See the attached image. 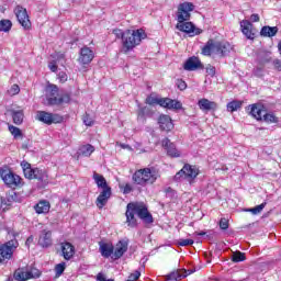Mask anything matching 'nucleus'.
<instances>
[{
	"instance_id": "61",
	"label": "nucleus",
	"mask_w": 281,
	"mask_h": 281,
	"mask_svg": "<svg viewBox=\"0 0 281 281\" xmlns=\"http://www.w3.org/2000/svg\"><path fill=\"white\" fill-rule=\"evenodd\" d=\"M250 20L252 23H258V21H260V15H258V13H254L250 15Z\"/></svg>"
},
{
	"instance_id": "49",
	"label": "nucleus",
	"mask_w": 281,
	"mask_h": 281,
	"mask_svg": "<svg viewBox=\"0 0 281 281\" xmlns=\"http://www.w3.org/2000/svg\"><path fill=\"white\" fill-rule=\"evenodd\" d=\"M113 34L116 36V38H121L122 43H124V31L114 29Z\"/></svg>"
},
{
	"instance_id": "14",
	"label": "nucleus",
	"mask_w": 281,
	"mask_h": 281,
	"mask_svg": "<svg viewBox=\"0 0 281 281\" xmlns=\"http://www.w3.org/2000/svg\"><path fill=\"white\" fill-rule=\"evenodd\" d=\"M184 71H196V69H203V64L201 63V59L196 56H192L187 59V61L183 65Z\"/></svg>"
},
{
	"instance_id": "38",
	"label": "nucleus",
	"mask_w": 281,
	"mask_h": 281,
	"mask_svg": "<svg viewBox=\"0 0 281 281\" xmlns=\"http://www.w3.org/2000/svg\"><path fill=\"white\" fill-rule=\"evenodd\" d=\"M45 177H47L45 171H43V170H41L38 168L34 169L33 179H37V181H44Z\"/></svg>"
},
{
	"instance_id": "28",
	"label": "nucleus",
	"mask_w": 281,
	"mask_h": 281,
	"mask_svg": "<svg viewBox=\"0 0 281 281\" xmlns=\"http://www.w3.org/2000/svg\"><path fill=\"white\" fill-rule=\"evenodd\" d=\"M50 207L52 205L49 204V201L42 200L35 205V212L36 214H47Z\"/></svg>"
},
{
	"instance_id": "33",
	"label": "nucleus",
	"mask_w": 281,
	"mask_h": 281,
	"mask_svg": "<svg viewBox=\"0 0 281 281\" xmlns=\"http://www.w3.org/2000/svg\"><path fill=\"white\" fill-rule=\"evenodd\" d=\"M188 276H190V272L188 273V271H184L182 274L179 273V271L177 272H171L168 277L167 280H173V281H179L183 278H188Z\"/></svg>"
},
{
	"instance_id": "31",
	"label": "nucleus",
	"mask_w": 281,
	"mask_h": 281,
	"mask_svg": "<svg viewBox=\"0 0 281 281\" xmlns=\"http://www.w3.org/2000/svg\"><path fill=\"white\" fill-rule=\"evenodd\" d=\"M93 153H95V147L91 144L83 145L79 149V155H82V157H91Z\"/></svg>"
},
{
	"instance_id": "27",
	"label": "nucleus",
	"mask_w": 281,
	"mask_h": 281,
	"mask_svg": "<svg viewBox=\"0 0 281 281\" xmlns=\"http://www.w3.org/2000/svg\"><path fill=\"white\" fill-rule=\"evenodd\" d=\"M217 42L214 40H209L204 47H202L203 56H212L213 53L216 54Z\"/></svg>"
},
{
	"instance_id": "22",
	"label": "nucleus",
	"mask_w": 281,
	"mask_h": 281,
	"mask_svg": "<svg viewBox=\"0 0 281 281\" xmlns=\"http://www.w3.org/2000/svg\"><path fill=\"white\" fill-rule=\"evenodd\" d=\"M115 247H113V244L100 241L99 243V251L103 258H111L113 256Z\"/></svg>"
},
{
	"instance_id": "42",
	"label": "nucleus",
	"mask_w": 281,
	"mask_h": 281,
	"mask_svg": "<svg viewBox=\"0 0 281 281\" xmlns=\"http://www.w3.org/2000/svg\"><path fill=\"white\" fill-rule=\"evenodd\" d=\"M66 263L61 262L55 266L56 278H60L65 273Z\"/></svg>"
},
{
	"instance_id": "16",
	"label": "nucleus",
	"mask_w": 281,
	"mask_h": 281,
	"mask_svg": "<svg viewBox=\"0 0 281 281\" xmlns=\"http://www.w3.org/2000/svg\"><path fill=\"white\" fill-rule=\"evenodd\" d=\"M94 58L93 50L91 48L85 46L80 49V55H79V63L80 65H89Z\"/></svg>"
},
{
	"instance_id": "13",
	"label": "nucleus",
	"mask_w": 281,
	"mask_h": 281,
	"mask_svg": "<svg viewBox=\"0 0 281 281\" xmlns=\"http://www.w3.org/2000/svg\"><path fill=\"white\" fill-rule=\"evenodd\" d=\"M161 146L167 150L169 157H181V151L177 149V146L171 143L169 138H164L161 140Z\"/></svg>"
},
{
	"instance_id": "30",
	"label": "nucleus",
	"mask_w": 281,
	"mask_h": 281,
	"mask_svg": "<svg viewBox=\"0 0 281 281\" xmlns=\"http://www.w3.org/2000/svg\"><path fill=\"white\" fill-rule=\"evenodd\" d=\"M93 179H94V183H97L98 188H101L102 190H106V188H111L106 183V179L104 178V176H102L98 172H94Z\"/></svg>"
},
{
	"instance_id": "56",
	"label": "nucleus",
	"mask_w": 281,
	"mask_h": 281,
	"mask_svg": "<svg viewBox=\"0 0 281 281\" xmlns=\"http://www.w3.org/2000/svg\"><path fill=\"white\" fill-rule=\"evenodd\" d=\"M48 68H49L50 71H53V72L58 71V65H57L56 61H54V60L48 64Z\"/></svg>"
},
{
	"instance_id": "60",
	"label": "nucleus",
	"mask_w": 281,
	"mask_h": 281,
	"mask_svg": "<svg viewBox=\"0 0 281 281\" xmlns=\"http://www.w3.org/2000/svg\"><path fill=\"white\" fill-rule=\"evenodd\" d=\"M133 192V188H131V184H125L123 189V194H131Z\"/></svg>"
},
{
	"instance_id": "45",
	"label": "nucleus",
	"mask_w": 281,
	"mask_h": 281,
	"mask_svg": "<svg viewBox=\"0 0 281 281\" xmlns=\"http://www.w3.org/2000/svg\"><path fill=\"white\" fill-rule=\"evenodd\" d=\"M21 92V88L19 87V85H13L11 86V88L8 90V93L10 95H19V93Z\"/></svg>"
},
{
	"instance_id": "41",
	"label": "nucleus",
	"mask_w": 281,
	"mask_h": 281,
	"mask_svg": "<svg viewBox=\"0 0 281 281\" xmlns=\"http://www.w3.org/2000/svg\"><path fill=\"white\" fill-rule=\"evenodd\" d=\"M159 98H157L155 94H150L146 98L145 102L149 104V106H155V104H159Z\"/></svg>"
},
{
	"instance_id": "9",
	"label": "nucleus",
	"mask_w": 281,
	"mask_h": 281,
	"mask_svg": "<svg viewBox=\"0 0 281 281\" xmlns=\"http://www.w3.org/2000/svg\"><path fill=\"white\" fill-rule=\"evenodd\" d=\"M36 120H38V122H43V124L52 126V124H60V122H63V116L50 112L38 111L36 113Z\"/></svg>"
},
{
	"instance_id": "51",
	"label": "nucleus",
	"mask_w": 281,
	"mask_h": 281,
	"mask_svg": "<svg viewBox=\"0 0 281 281\" xmlns=\"http://www.w3.org/2000/svg\"><path fill=\"white\" fill-rule=\"evenodd\" d=\"M83 124H86V126H93V119H91L89 114L83 115Z\"/></svg>"
},
{
	"instance_id": "18",
	"label": "nucleus",
	"mask_w": 281,
	"mask_h": 281,
	"mask_svg": "<svg viewBox=\"0 0 281 281\" xmlns=\"http://www.w3.org/2000/svg\"><path fill=\"white\" fill-rule=\"evenodd\" d=\"M240 29L246 38H249L250 41L256 38V33H254V24H251V22L248 20H243L240 22Z\"/></svg>"
},
{
	"instance_id": "35",
	"label": "nucleus",
	"mask_w": 281,
	"mask_h": 281,
	"mask_svg": "<svg viewBox=\"0 0 281 281\" xmlns=\"http://www.w3.org/2000/svg\"><path fill=\"white\" fill-rule=\"evenodd\" d=\"M243 106V101L234 100L227 103V111L234 113V111H238Z\"/></svg>"
},
{
	"instance_id": "48",
	"label": "nucleus",
	"mask_w": 281,
	"mask_h": 281,
	"mask_svg": "<svg viewBox=\"0 0 281 281\" xmlns=\"http://www.w3.org/2000/svg\"><path fill=\"white\" fill-rule=\"evenodd\" d=\"M205 69L207 76H211V78H214V76H216V68L214 66L207 65Z\"/></svg>"
},
{
	"instance_id": "55",
	"label": "nucleus",
	"mask_w": 281,
	"mask_h": 281,
	"mask_svg": "<svg viewBox=\"0 0 281 281\" xmlns=\"http://www.w3.org/2000/svg\"><path fill=\"white\" fill-rule=\"evenodd\" d=\"M220 227H221V229H227L229 227V222H227L226 218H222L220 221Z\"/></svg>"
},
{
	"instance_id": "2",
	"label": "nucleus",
	"mask_w": 281,
	"mask_h": 281,
	"mask_svg": "<svg viewBox=\"0 0 281 281\" xmlns=\"http://www.w3.org/2000/svg\"><path fill=\"white\" fill-rule=\"evenodd\" d=\"M58 86L49 83L46 86V104L47 106H60L63 104H69L71 102V93L61 92L58 93Z\"/></svg>"
},
{
	"instance_id": "17",
	"label": "nucleus",
	"mask_w": 281,
	"mask_h": 281,
	"mask_svg": "<svg viewBox=\"0 0 281 281\" xmlns=\"http://www.w3.org/2000/svg\"><path fill=\"white\" fill-rule=\"evenodd\" d=\"M111 188L102 189V192L97 198L95 204L99 210H102L106 203H109V199H111Z\"/></svg>"
},
{
	"instance_id": "52",
	"label": "nucleus",
	"mask_w": 281,
	"mask_h": 281,
	"mask_svg": "<svg viewBox=\"0 0 281 281\" xmlns=\"http://www.w3.org/2000/svg\"><path fill=\"white\" fill-rule=\"evenodd\" d=\"M25 179H34V169L31 167L26 171H24Z\"/></svg>"
},
{
	"instance_id": "53",
	"label": "nucleus",
	"mask_w": 281,
	"mask_h": 281,
	"mask_svg": "<svg viewBox=\"0 0 281 281\" xmlns=\"http://www.w3.org/2000/svg\"><path fill=\"white\" fill-rule=\"evenodd\" d=\"M57 77H58V80H59L60 82H67V80H68L67 72H65V71H60V72L57 75Z\"/></svg>"
},
{
	"instance_id": "64",
	"label": "nucleus",
	"mask_w": 281,
	"mask_h": 281,
	"mask_svg": "<svg viewBox=\"0 0 281 281\" xmlns=\"http://www.w3.org/2000/svg\"><path fill=\"white\" fill-rule=\"evenodd\" d=\"M7 204H5V199L0 200V210H5Z\"/></svg>"
},
{
	"instance_id": "6",
	"label": "nucleus",
	"mask_w": 281,
	"mask_h": 281,
	"mask_svg": "<svg viewBox=\"0 0 281 281\" xmlns=\"http://www.w3.org/2000/svg\"><path fill=\"white\" fill-rule=\"evenodd\" d=\"M196 177H199V168L187 164L179 172L176 173L175 181H181V179H184L186 181H189V183H192Z\"/></svg>"
},
{
	"instance_id": "59",
	"label": "nucleus",
	"mask_w": 281,
	"mask_h": 281,
	"mask_svg": "<svg viewBox=\"0 0 281 281\" xmlns=\"http://www.w3.org/2000/svg\"><path fill=\"white\" fill-rule=\"evenodd\" d=\"M273 66H274V69H277L278 71H281V60L280 59H274Z\"/></svg>"
},
{
	"instance_id": "26",
	"label": "nucleus",
	"mask_w": 281,
	"mask_h": 281,
	"mask_svg": "<svg viewBox=\"0 0 281 281\" xmlns=\"http://www.w3.org/2000/svg\"><path fill=\"white\" fill-rule=\"evenodd\" d=\"M216 54H221L222 56H227L234 47L228 42H217Z\"/></svg>"
},
{
	"instance_id": "15",
	"label": "nucleus",
	"mask_w": 281,
	"mask_h": 281,
	"mask_svg": "<svg viewBox=\"0 0 281 281\" xmlns=\"http://www.w3.org/2000/svg\"><path fill=\"white\" fill-rule=\"evenodd\" d=\"M198 106L203 113H210V111H216L218 109V103L203 98L198 101Z\"/></svg>"
},
{
	"instance_id": "5",
	"label": "nucleus",
	"mask_w": 281,
	"mask_h": 281,
	"mask_svg": "<svg viewBox=\"0 0 281 281\" xmlns=\"http://www.w3.org/2000/svg\"><path fill=\"white\" fill-rule=\"evenodd\" d=\"M130 205L132 206V210L136 213L138 218L143 221L146 225H150L154 223L153 214L148 211V205H146L144 202H131Z\"/></svg>"
},
{
	"instance_id": "58",
	"label": "nucleus",
	"mask_w": 281,
	"mask_h": 281,
	"mask_svg": "<svg viewBox=\"0 0 281 281\" xmlns=\"http://www.w3.org/2000/svg\"><path fill=\"white\" fill-rule=\"evenodd\" d=\"M21 167H22L23 172H25L32 168V165H30V162H27V161H22Z\"/></svg>"
},
{
	"instance_id": "44",
	"label": "nucleus",
	"mask_w": 281,
	"mask_h": 281,
	"mask_svg": "<svg viewBox=\"0 0 281 281\" xmlns=\"http://www.w3.org/2000/svg\"><path fill=\"white\" fill-rule=\"evenodd\" d=\"M9 131H10L11 135H13V137H21V135H22L21 130L16 126L10 125Z\"/></svg>"
},
{
	"instance_id": "25",
	"label": "nucleus",
	"mask_w": 281,
	"mask_h": 281,
	"mask_svg": "<svg viewBox=\"0 0 281 281\" xmlns=\"http://www.w3.org/2000/svg\"><path fill=\"white\" fill-rule=\"evenodd\" d=\"M154 113L155 112L149 106H139L137 111V120L139 122H146V117H153Z\"/></svg>"
},
{
	"instance_id": "47",
	"label": "nucleus",
	"mask_w": 281,
	"mask_h": 281,
	"mask_svg": "<svg viewBox=\"0 0 281 281\" xmlns=\"http://www.w3.org/2000/svg\"><path fill=\"white\" fill-rule=\"evenodd\" d=\"M178 245L180 247H190V245H194V240L193 239H180L178 241Z\"/></svg>"
},
{
	"instance_id": "8",
	"label": "nucleus",
	"mask_w": 281,
	"mask_h": 281,
	"mask_svg": "<svg viewBox=\"0 0 281 281\" xmlns=\"http://www.w3.org/2000/svg\"><path fill=\"white\" fill-rule=\"evenodd\" d=\"M194 11V4L192 2H183L178 5L177 21L183 23L190 21V12Z\"/></svg>"
},
{
	"instance_id": "23",
	"label": "nucleus",
	"mask_w": 281,
	"mask_h": 281,
	"mask_svg": "<svg viewBox=\"0 0 281 281\" xmlns=\"http://www.w3.org/2000/svg\"><path fill=\"white\" fill-rule=\"evenodd\" d=\"M126 251H128V243L124 241V240H120L114 249L113 252V257L115 260H119V258H122V256H124V254H126Z\"/></svg>"
},
{
	"instance_id": "4",
	"label": "nucleus",
	"mask_w": 281,
	"mask_h": 281,
	"mask_svg": "<svg viewBox=\"0 0 281 281\" xmlns=\"http://www.w3.org/2000/svg\"><path fill=\"white\" fill-rule=\"evenodd\" d=\"M159 177V169L155 167H147L137 170L133 175V181L134 183H137V186H148L155 183Z\"/></svg>"
},
{
	"instance_id": "1",
	"label": "nucleus",
	"mask_w": 281,
	"mask_h": 281,
	"mask_svg": "<svg viewBox=\"0 0 281 281\" xmlns=\"http://www.w3.org/2000/svg\"><path fill=\"white\" fill-rule=\"evenodd\" d=\"M147 36L146 31L143 29L124 31L122 53L128 54V52H133L137 45H142V41L146 40Z\"/></svg>"
},
{
	"instance_id": "37",
	"label": "nucleus",
	"mask_w": 281,
	"mask_h": 281,
	"mask_svg": "<svg viewBox=\"0 0 281 281\" xmlns=\"http://www.w3.org/2000/svg\"><path fill=\"white\" fill-rule=\"evenodd\" d=\"M12 30V21L1 20L0 21V32H10Z\"/></svg>"
},
{
	"instance_id": "32",
	"label": "nucleus",
	"mask_w": 281,
	"mask_h": 281,
	"mask_svg": "<svg viewBox=\"0 0 281 281\" xmlns=\"http://www.w3.org/2000/svg\"><path fill=\"white\" fill-rule=\"evenodd\" d=\"M14 279L18 281H26V280H31L30 279V272L29 270L25 269H18L14 272Z\"/></svg>"
},
{
	"instance_id": "20",
	"label": "nucleus",
	"mask_w": 281,
	"mask_h": 281,
	"mask_svg": "<svg viewBox=\"0 0 281 281\" xmlns=\"http://www.w3.org/2000/svg\"><path fill=\"white\" fill-rule=\"evenodd\" d=\"M158 124L161 131H166L167 133L175 128V124L172 123V119L169 115L161 114L158 120Z\"/></svg>"
},
{
	"instance_id": "29",
	"label": "nucleus",
	"mask_w": 281,
	"mask_h": 281,
	"mask_svg": "<svg viewBox=\"0 0 281 281\" xmlns=\"http://www.w3.org/2000/svg\"><path fill=\"white\" fill-rule=\"evenodd\" d=\"M278 34V26H263L260 31V35L266 38H271Z\"/></svg>"
},
{
	"instance_id": "50",
	"label": "nucleus",
	"mask_w": 281,
	"mask_h": 281,
	"mask_svg": "<svg viewBox=\"0 0 281 281\" xmlns=\"http://www.w3.org/2000/svg\"><path fill=\"white\" fill-rule=\"evenodd\" d=\"M177 87L178 89H180V91H186V89H188V83H186V81H183L182 79H178Z\"/></svg>"
},
{
	"instance_id": "36",
	"label": "nucleus",
	"mask_w": 281,
	"mask_h": 281,
	"mask_svg": "<svg viewBox=\"0 0 281 281\" xmlns=\"http://www.w3.org/2000/svg\"><path fill=\"white\" fill-rule=\"evenodd\" d=\"M12 117H13V122L18 125L20 124H23V117H24V114H23V111H13L12 112Z\"/></svg>"
},
{
	"instance_id": "34",
	"label": "nucleus",
	"mask_w": 281,
	"mask_h": 281,
	"mask_svg": "<svg viewBox=\"0 0 281 281\" xmlns=\"http://www.w3.org/2000/svg\"><path fill=\"white\" fill-rule=\"evenodd\" d=\"M258 60L261 65H267L271 60V52L259 53Z\"/></svg>"
},
{
	"instance_id": "40",
	"label": "nucleus",
	"mask_w": 281,
	"mask_h": 281,
	"mask_svg": "<svg viewBox=\"0 0 281 281\" xmlns=\"http://www.w3.org/2000/svg\"><path fill=\"white\" fill-rule=\"evenodd\" d=\"M232 260L233 262H245L246 260L245 254L240 251H236L233 254Z\"/></svg>"
},
{
	"instance_id": "63",
	"label": "nucleus",
	"mask_w": 281,
	"mask_h": 281,
	"mask_svg": "<svg viewBox=\"0 0 281 281\" xmlns=\"http://www.w3.org/2000/svg\"><path fill=\"white\" fill-rule=\"evenodd\" d=\"M33 243H34V236H30V237L26 239L25 245H26L27 247H30V245H32Z\"/></svg>"
},
{
	"instance_id": "46",
	"label": "nucleus",
	"mask_w": 281,
	"mask_h": 281,
	"mask_svg": "<svg viewBox=\"0 0 281 281\" xmlns=\"http://www.w3.org/2000/svg\"><path fill=\"white\" fill-rule=\"evenodd\" d=\"M29 271V276L30 279L32 280V278H41V271H38V269L36 268H31Z\"/></svg>"
},
{
	"instance_id": "54",
	"label": "nucleus",
	"mask_w": 281,
	"mask_h": 281,
	"mask_svg": "<svg viewBox=\"0 0 281 281\" xmlns=\"http://www.w3.org/2000/svg\"><path fill=\"white\" fill-rule=\"evenodd\" d=\"M170 102V99H159L158 104L159 106H164V109H168V103Z\"/></svg>"
},
{
	"instance_id": "7",
	"label": "nucleus",
	"mask_w": 281,
	"mask_h": 281,
	"mask_svg": "<svg viewBox=\"0 0 281 281\" xmlns=\"http://www.w3.org/2000/svg\"><path fill=\"white\" fill-rule=\"evenodd\" d=\"M0 177L9 188L21 186V177L12 172L8 167L0 168Z\"/></svg>"
},
{
	"instance_id": "24",
	"label": "nucleus",
	"mask_w": 281,
	"mask_h": 281,
	"mask_svg": "<svg viewBox=\"0 0 281 281\" xmlns=\"http://www.w3.org/2000/svg\"><path fill=\"white\" fill-rule=\"evenodd\" d=\"M38 245L41 247H52V231L44 229L41 232Z\"/></svg>"
},
{
	"instance_id": "10",
	"label": "nucleus",
	"mask_w": 281,
	"mask_h": 281,
	"mask_svg": "<svg viewBox=\"0 0 281 281\" xmlns=\"http://www.w3.org/2000/svg\"><path fill=\"white\" fill-rule=\"evenodd\" d=\"M14 14L23 29L30 30L32 27V22L30 21V15L27 14V9L16 5L14 8Z\"/></svg>"
},
{
	"instance_id": "57",
	"label": "nucleus",
	"mask_w": 281,
	"mask_h": 281,
	"mask_svg": "<svg viewBox=\"0 0 281 281\" xmlns=\"http://www.w3.org/2000/svg\"><path fill=\"white\" fill-rule=\"evenodd\" d=\"M142 276V272H139L138 270H136L134 273H132L128 278L130 280H139V277Z\"/></svg>"
},
{
	"instance_id": "3",
	"label": "nucleus",
	"mask_w": 281,
	"mask_h": 281,
	"mask_svg": "<svg viewBox=\"0 0 281 281\" xmlns=\"http://www.w3.org/2000/svg\"><path fill=\"white\" fill-rule=\"evenodd\" d=\"M249 115L257 122H266V124H278L280 119L273 112H267V108L262 104H251L248 106Z\"/></svg>"
},
{
	"instance_id": "39",
	"label": "nucleus",
	"mask_w": 281,
	"mask_h": 281,
	"mask_svg": "<svg viewBox=\"0 0 281 281\" xmlns=\"http://www.w3.org/2000/svg\"><path fill=\"white\" fill-rule=\"evenodd\" d=\"M182 106L183 104H181L180 101L169 99L167 109H175L176 111H179L180 109H182Z\"/></svg>"
},
{
	"instance_id": "19",
	"label": "nucleus",
	"mask_w": 281,
	"mask_h": 281,
	"mask_svg": "<svg viewBox=\"0 0 281 281\" xmlns=\"http://www.w3.org/2000/svg\"><path fill=\"white\" fill-rule=\"evenodd\" d=\"M135 211L134 209L131 206V203L127 204L126 206V212H125V216H126V225L127 227H131L132 229L137 227V218L135 217Z\"/></svg>"
},
{
	"instance_id": "11",
	"label": "nucleus",
	"mask_w": 281,
	"mask_h": 281,
	"mask_svg": "<svg viewBox=\"0 0 281 281\" xmlns=\"http://www.w3.org/2000/svg\"><path fill=\"white\" fill-rule=\"evenodd\" d=\"M18 245L19 243L16 241V239H11L7 244L2 245L0 247V262H3V260H10Z\"/></svg>"
},
{
	"instance_id": "43",
	"label": "nucleus",
	"mask_w": 281,
	"mask_h": 281,
	"mask_svg": "<svg viewBox=\"0 0 281 281\" xmlns=\"http://www.w3.org/2000/svg\"><path fill=\"white\" fill-rule=\"evenodd\" d=\"M267 206V202H263L252 209H249L248 212H251V214H260V212H262L265 210V207Z\"/></svg>"
},
{
	"instance_id": "12",
	"label": "nucleus",
	"mask_w": 281,
	"mask_h": 281,
	"mask_svg": "<svg viewBox=\"0 0 281 281\" xmlns=\"http://www.w3.org/2000/svg\"><path fill=\"white\" fill-rule=\"evenodd\" d=\"M176 27L177 30H179V32H184L190 36H199V34L203 32L201 29H198L196 26H194L192 22H178Z\"/></svg>"
},
{
	"instance_id": "62",
	"label": "nucleus",
	"mask_w": 281,
	"mask_h": 281,
	"mask_svg": "<svg viewBox=\"0 0 281 281\" xmlns=\"http://www.w3.org/2000/svg\"><path fill=\"white\" fill-rule=\"evenodd\" d=\"M97 281H106V276L102 272L97 274Z\"/></svg>"
},
{
	"instance_id": "21",
	"label": "nucleus",
	"mask_w": 281,
	"mask_h": 281,
	"mask_svg": "<svg viewBox=\"0 0 281 281\" xmlns=\"http://www.w3.org/2000/svg\"><path fill=\"white\" fill-rule=\"evenodd\" d=\"M61 254L65 260H71L76 254V248L71 243H61Z\"/></svg>"
}]
</instances>
